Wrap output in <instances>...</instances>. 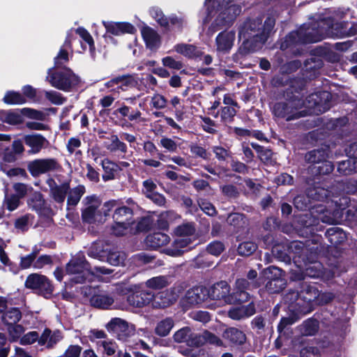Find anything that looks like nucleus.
<instances>
[{
	"label": "nucleus",
	"mask_w": 357,
	"mask_h": 357,
	"mask_svg": "<svg viewBox=\"0 0 357 357\" xmlns=\"http://www.w3.org/2000/svg\"><path fill=\"white\" fill-rule=\"evenodd\" d=\"M175 342H186L190 346L199 347L202 344L200 335L193 333L188 327H184L177 331L174 335Z\"/></svg>",
	"instance_id": "a211bd4d"
},
{
	"label": "nucleus",
	"mask_w": 357,
	"mask_h": 357,
	"mask_svg": "<svg viewBox=\"0 0 357 357\" xmlns=\"http://www.w3.org/2000/svg\"><path fill=\"white\" fill-rule=\"evenodd\" d=\"M260 284L259 281H249L245 278L236 280L234 289V299L237 303L247 302L250 298L248 291L257 289Z\"/></svg>",
	"instance_id": "2eb2a0df"
},
{
	"label": "nucleus",
	"mask_w": 357,
	"mask_h": 357,
	"mask_svg": "<svg viewBox=\"0 0 357 357\" xmlns=\"http://www.w3.org/2000/svg\"><path fill=\"white\" fill-rule=\"evenodd\" d=\"M257 245L252 241H245L239 244L238 253L242 256H249L257 250Z\"/></svg>",
	"instance_id": "864d4df0"
},
{
	"label": "nucleus",
	"mask_w": 357,
	"mask_h": 357,
	"mask_svg": "<svg viewBox=\"0 0 357 357\" xmlns=\"http://www.w3.org/2000/svg\"><path fill=\"white\" fill-rule=\"evenodd\" d=\"M8 333L10 335V341L15 342L17 341L21 336V335L24 333V328L21 325L19 324H12L8 325Z\"/></svg>",
	"instance_id": "774afa93"
},
{
	"label": "nucleus",
	"mask_w": 357,
	"mask_h": 357,
	"mask_svg": "<svg viewBox=\"0 0 357 357\" xmlns=\"http://www.w3.org/2000/svg\"><path fill=\"white\" fill-rule=\"evenodd\" d=\"M195 229L192 223H185L178 226L174 231L177 238L170 247L165 248L163 252L171 257L181 256L185 249L192 243Z\"/></svg>",
	"instance_id": "1a4fd4ad"
},
{
	"label": "nucleus",
	"mask_w": 357,
	"mask_h": 357,
	"mask_svg": "<svg viewBox=\"0 0 357 357\" xmlns=\"http://www.w3.org/2000/svg\"><path fill=\"white\" fill-rule=\"evenodd\" d=\"M300 65L301 63L298 61H293L283 65L280 68L282 75L273 78L275 84L281 86L287 85L289 80V77L287 75L297 70Z\"/></svg>",
	"instance_id": "a878e982"
},
{
	"label": "nucleus",
	"mask_w": 357,
	"mask_h": 357,
	"mask_svg": "<svg viewBox=\"0 0 357 357\" xmlns=\"http://www.w3.org/2000/svg\"><path fill=\"white\" fill-rule=\"evenodd\" d=\"M102 24L108 33L115 36H119L125 33H133L136 30L131 24L128 22H113L103 21Z\"/></svg>",
	"instance_id": "b1692460"
},
{
	"label": "nucleus",
	"mask_w": 357,
	"mask_h": 357,
	"mask_svg": "<svg viewBox=\"0 0 357 357\" xmlns=\"http://www.w3.org/2000/svg\"><path fill=\"white\" fill-rule=\"evenodd\" d=\"M100 164L104 171L102 176L104 181L114 180L117 172L121 170L119 165L108 158L103 159Z\"/></svg>",
	"instance_id": "7c9ffc66"
},
{
	"label": "nucleus",
	"mask_w": 357,
	"mask_h": 357,
	"mask_svg": "<svg viewBox=\"0 0 357 357\" xmlns=\"http://www.w3.org/2000/svg\"><path fill=\"white\" fill-rule=\"evenodd\" d=\"M312 169V172L315 171L317 174H328L333 171L334 165L331 162L325 160L319 165H314Z\"/></svg>",
	"instance_id": "5fc2aeb1"
},
{
	"label": "nucleus",
	"mask_w": 357,
	"mask_h": 357,
	"mask_svg": "<svg viewBox=\"0 0 357 357\" xmlns=\"http://www.w3.org/2000/svg\"><path fill=\"white\" fill-rule=\"evenodd\" d=\"M328 196V190L321 185H316L307 190V195H298L294 204L296 208L304 211L310 207L311 200L324 201Z\"/></svg>",
	"instance_id": "9b49d317"
},
{
	"label": "nucleus",
	"mask_w": 357,
	"mask_h": 357,
	"mask_svg": "<svg viewBox=\"0 0 357 357\" xmlns=\"http://www.w3.org/2000/svg\"><path fill=\"white\" fill-rule=\"evenodd\" d=\"M233 0H206L207 16L204 23L215 17L206 33L211 36L216 31L229 26L241 13L239 5L232 3Z\"/></svg>",
	"instance_id": "39448f33"
},
{
	"label": "nucleus",
	"mask_w": 357,
	"mask_h": 357,
	"mask_svg": "<svg viewBox=\"0 0 357 357\" xmlns=\"http://www.w3.org/2000/svg\"><path fill=\"white\" fill-rule=\"evenodd\" d=\"M167 100L162 95L155 93L151 99L150 105L156 109H162L167 106Z\"/></svg>",
	"instance_id": "680f3d73"
},
{
	"label": "nucleus",
	"mask_w": 357,
	"mask_h": 357,
	"mask_svg": "<svg viewBox=\"0 0 357 357\" xmlns=\"http://www.w3.org/2000/svg\"><path fill=\"white\" fill-rule=\"evenodd\" d=\"M116 205L118 203L116 202ZM114 208V213L113 214V219L114 222H132V209L128 206H116Z\"/></svg>",
	"instance_id": "72a5a7b5"
},
{
	"label": "nucleus",
	"mask_w": 357,
	"mask_h": 357,
	"mask_svg": "<svg viewBox=\"0 0 357 357\" xmlns=\"http://www.w3.org/2000/svg\"><path fill=\"white\" fill-rule=\"evenodd\" d=\"M3 101L10 105H21L25 103L26 99L20 92L10 91L6 93Z\"/></svg>",
	"instance_id": "de8ad7c7"
},
{
	"label": "nucleus",
	"mask_w": 357,
	"mask_h": 357,
	"mask_svg": "<svg viewBox=\"0 0 357 357\" xmlns=\"http://www.w3.org/2000/svg\"><path fill=\"white\" fill-rule=\"evenodd\" d=\"M168 280L166 276H157L153 277L146 281L145 285L146 287L154 289L159 290L161 289L168 285Z\"/></svg>",
	"instance_id": "c03bdc74"
},
{
	"label": "nucleus",
	"mask_w": 357,
	"mask_h": 357,
	"mask_svg": "<svg viewBox=\"0 0 357 357\" xmlns=\"http://www.w3.org/2000/svg\"><path fill=\"white\" fill-rule=\"evenodd\" d=\"M70 47V40L67 37L63 47L54 58V68L48 70L46 78L52 86L65 91H69L79 82V77L71 69L62 68L69 61L67 48Z\"/></svg>",
	"instance_id": "423d86ee"
},
{
	"label": "nucleus",
	"mask_w": 357,
	"mask_h": 357,
	"mask_svg": "<svg viewBox=\"0 0 357 357\" xmlns=\"http://www.w3.org/2000/svg\"><path fill=\"white\" fill-rule=\"evenodd\" d=\"M137 285H119L117 291L121 295L129 294L128 303L134 307H142L149 304L154 298V293L150 290L139 291Z\"/></svg>",
	"instance_id": "9d476101"
},
{
	"label": "nucleus",
	"mask_w": 357,
	"mask_h": 357,
	"mask_svg": "<svg viewBox=\"0 0 357 357\" xmlns=\"http://www.w3.org/2000/svg\"><path fill=\"white\" fill-rule=\"evenodd\" d=\"M236 114V110L230 106H226L222 108L220 117L222 121L225 123H231Z\"/></svg>",
	"instance_id": "e2e57ef3"
},
{
	"label": "nucleus",
	"mask_w": 357,
	"mask_h": 357,
	"mask_svg": "<svg viewBox=\"0 0 357 357\" xmlns=\"http://www.w3.org/2000/svg\"><path fill=\"white\" fill-rule=\"evenodd\" d=\"M150 15L161 26L165 28L169 26V20L165 16L160 8L157 7L151 8Z\"/></svg>",
	"instance_id": "603ef678"
},
{
	"label": "nucleus",
	"mask_w": 357,
	"mask_h": 357,
	"mask_svg": "<svg viewBox=\"0 0 357 357\" xmlns=\"http://www.w3.org/2000/svg\"><path fill=\"white\" fill-rule=\"evenodd\" d=\"M174 325L172 318L167 317L159 321L155 328V333L160 337L168 335Z\"/></svg>",
	"instance_id": "4c0bfd02"
},
{
	"label": "nucleus",
	"mask_w": 357,
	"mask_h": 357,
	"mask_svg": "<svg viewBox=\"0 0 357 357\" xmlns=\"http://www.w3.org/2000/svg\"><path fill=\"white\" fill-rule=\"evenodd\" d=\"M82 203V218L86 223L101 222L116 206V201L110 200L101 205L100 199L96 195L86 197Z\"/></svg>",
	"instance_id": "6e6552de"
},
{
	"label": "nucleus",
	"mask_w": 357,
	"mask_h": 357,
	"mask_svg": "<svg viewBox=\"0 0 357 357\" xmlns=\"http://www.w3.org/2000/svg\"><path fill=\"white\" fill-rule=\"evenodd\" d=\"M262 20L261 17L248 20L240 27L238 37L243 42L237 54L244 56L263 47L275 26V20L271 17H267L264 24Z\"/></svg>",
	"instance_id": "20e7f679"
},
{
	"label": "nucleus",
	"mask_w": 357,
	"mask_h": 357,
	"mask_svg": "<svg viewBox=\"0 0 357 357\" xmlns=\"http://www.w3.org/2000/svg\"><path fill=\"white\" fill-rule=\"evenodd\" d=\"M22 318V314L17 307H12L7 310L3 316V321L8 325L15 324Z\"/></svg>",
	"instance_id": "49530a36"
},
{
	"label": "nucleus",
	"mask_w": 357,
	"mask_h": 357,
	"mask_svg": "<svg viewBox=\"0 0 357 357\" xmlns=\"http://www.w3.org/2000/svg\"><path fill=\"white\" fill-rule=\"evenodd\" d=\"M62 339L60 331L52 332L49 328H45L38 339V344L45 346L47 349L52 348L57 342Z\"/></svg>",
	"instance_id": "cd10ccee"
},
{
	"label": "nucleus",
	"mask_w": 357,
	"mask_h": 357,
	"mask_svg": "<svg viewBox=\"0 0 357 357\" xmlns=\"http://www.w3.org/2000/svg\"><path fill=\"white\" fill-rule=\"evenodd\" d=\"M84 192L85 187L83 185H78L75 188H70L68 192V205H77Z\"/></svg>",
	"instance_id": "58836bf2"
},
{
	"label": "nucleus",
	"mask_w": 357,
	"mask_h": 357,
	"mask_svg": "<svg viewBox=\"0 0 357 357\" xmlns=\"http://www.w3.org/2000/svg\"><path fill=\"white\" fill-rule=\"evenodd\" d=\"M27 168L30 174L34 176L50 172H55L61 168V165L56 158H47L36 159L29 162Z\"/></svg>",
	"instance_id": "f8f14e48"
},
{
	"label": "nucleus",
	"mask_w": 357,
	"mask_h": 357,
	"mask_svg": "<svg viewBox=\"0 0 357 357\" xmlns=\"http://www.w3.org/2000/svg\"><path fill=\"white\" fill-rule=\"evenodd\" d=\"M227 222L237 229L243 227L246 225L245 216L238 213L229 214L227 218Z\"/></svg>",
	"instance_id": "3c124183"
},
{
	"label": "nucleus",
	"mask_w": 357,
	"mask_h": 357,
	"mask_svg": "<svg viewBox=\"0 0 357 357\" xmlns=\"http://www.w3.org/2000/svg\"><path fill=\"white\" fill-rule=\"evenodd\" d=\"M319 324L317 320L309 319L301 326L300 330L303 335H314L318 331Z\"/></svg>",
	"instance_id": "a18cd8bd"
},
{
	"label": "nucleus",
	"mask_w": 357,
	"mask_h": 357,
	"mask_svg": "<svg viewBox=\"0 0 357 357\" xmlns=\"http://www.w3.org/2000/svg\"><path fill=\"white\" fill-rule=\"evenodd\" d=\"M300 289L301 301L303 302L305 313V308L310 307L312 303H315L316 298L319 296V290L314 285L308 284L306 282H303L301 284ZM309 311L310 310H307V312Z\"/></svg>",
	"instance_id": "f3484780"
},
{
	"label": "nucleus",
	"mask_w": 357,
	"mask_h": 357,
	"mask_svg": "<svg viewBox=\"0 0 357 357\" xmlns=\"http://www.w3.org/2000/svg\"><path fill=\"white\" fill-rule=\"evenodd\" d=\"M342 188L345 191V183L338 182L328 190V196L325 199L328 204L334 206L333 211L327 209L326 206L320 204L313 208L312 214L317 220L329 225L340 224L344 220H357V204L351 201L350 198L342 194Z\"/></svg>",
	"instance_id": "f03ea898"
},
{
	"label": "nucleus",
	"mask_w": 357,
	"mask_h": 357,
	"mask_svg": "<svg viewBox=\"0 0 357 357\" xmlns=\"http://www.w3.org/2000/svg\"><path fill=\"white\" fill-rule=\"evenodd\" d=\"M285 284V280L267 281L266 289L271 294L278 293L284 288Z\"/></svg>",
	"instance_id": "6e6d98bb"
},
{
	"label": "nucleus",
	"mask_w": 357,
	"mask_h": 357,
	"mask_svg": "<svg viewBox=\"0 0 357 357\" xmlns=\"http://www.w3.org/2000/svg\"><path fill=\"white\" fill-rule=\"evenodd\" d=\"M20 197L16 195H10L8 196L7 195V187L5 186V200L4 204L6 206L7 208L12 211L15 210L20 204Z\"/></svg>",
	"instance_id": "052dcab7"
},
{
	"label": "nucleus",
	"mask_w": 357,
	"mask_h": 357,
	"mask_svg": "<svg viewBox=\"0 0 357 357\" xmlns=\"http://www.w3.org/2000/svg\"><path fill=\"white\" fill-rule=\"evenodd\" d=\"M225 245L222 242L215 241L208 245L206 250L212 255L218 256L225 250Z\"/></svg>",
	"instance_id": "338daca9"
},
{
	"label": "nucleus",
	"mask_w": 357,
	"mask_h": 357,
	"mask_svg": "<svg viewBox=\"0 0 357 357\" xmlns=\"http://www.w3.org/2000/svg\"><path fill=\"white\" fill-rule=\"evenodd\" d=\"M331 100L329 92L319 91L309 95L305 101L294 96L287 101L277 102L273 105L272 112L275 116L289 121L303 116L304 111H298L303 107L317 115L328 111L331 105Z\"/></svg>",
	"instance_id": "7ed1b4c3"
},
{
	"label": "nucleus",
	"mask_w": 357,
	"mask_h": 357,
	"mask_svg": "<svg viewBox=\"0 0 357 357\" xmlns=\"http://www.w3.org/2000/svg\"><path fill=\"white\" fill-rule=\"evenodd\" d=\"M223 337L231 343L235 344H243L246 340L245 333L236 328H229L225 330Z\"/></svg>",
	"instance_id": "c9c22d12"
},
{
	"label": "nucleus",
	"mask_w": 357,
	"mask_h": 357,
	"mask_svg": "<svg viewBox=\"0 0 357 357\" xmlns=\"http://www.w3.org/2000/svg\"><path fill=\"white\" fill-rule=\"evenodd\" d=\"M108 328L116 331L121 332L126 336H129L135 333V326L132 324H129L120 318L112 319L107 324Z\"/></svg>",
	"instance_id": "bb28decb"
},
{
	"label": "nucleus",
	"mask_w": 357,
	"mask_h": 357,
	"mask_svg": "<svg viewBox=\"0 0 357 357\" xmlns=\"http://www.w3.org/2000/svg\"><path fill=\"white\" fill-rule=\"evenodd\" d=\"M236 34L234 31H222L215 38L216 50L222 53H228L234 45Z\"/></svg>",
	"instance_id": "6ab92c4d"
},
{
	"label": "nucleus",
	"mask_w": 357,
	"mask_h": 357,
	"mask_svg": "<svg viewBox=\"0 0 357 357\" xmlns=\"http://www.w3.org/2000/svg\"><path fill=\"white\" fill-rule=\"evenodd\" d=\"M90 302L92 306L100 309H109L114 302V298L103 291H98L94 294Z\"/></svg>",
	"instance_id": "c85d7f7f"
},
{
	"label": "nucleus",
	"mask_w": 357,
	"mask_h": 357,
	"mask_svg": "<svg viewBox=\"0 0 357 357\" xmlns=\"http://www.w3.org/2000/svg\"><path fill=\"white\" fill-rule=\"evenodd\" d=\"M99 348H102L103 352L107 356H112L117 350V345L112 341L101 340L98 342Z\"/></svg>",
	"instance_id": "bf43d9fd"
},
{
	"label": "nucleus",
	"mask_w": 357,
	"mask_h": 357,
	"mask_svg": "<svg viewBox=\"0 0 357 357\" xmlns=\"http://www.w3.org/2000/svg\"><path fill=\"white\" fill-rule=\"evenodd\" d=\"M170 241L169 236L162 232H155L149 234L146 239V245L151 249H157L167 244Z\"/></svg>",
	"instance_id": "c756f323"
},
{
	"label": "nucleus",
	"mask_w": 357,
	"mask_h": 357,
	"mask_svg": "<svg viewBox=\"0 0 357 357\" xmlns=\"http://www.w3.org/2000/svg\"><path fill=\"white\" fill-rule=\"evenodd\" d=\"M24 142L26 146L30 147L29 153L31 154L40 153L49 144L48 140L40 134L26 135L24 137Z\"/></svg>",
	"instance_id": "412c9836"
},
{
	"label": "nucleus",
	"mask_w": 357,
	"mask_h": 357,
	"mask_svg": "<svg viewBox=\"0 0 357 357\" xmlns=\"http://www.w3.org/2000/svg\"><path fill=\"white\" fill-rule=\"evenodd\" d=\"M198 204L202 211L209 216H213L217 213L215 206L206 199H199Z\"/></svg>",
	"instance_id": "69168bd1"
},
{
	"label": "nucleus",
	"mask_w": 357,
	"mask_h": 357,
	"mask_svg": "<svg viewBox=\"0 0 357 357\" xmlns=\"http://www.w3.org/2000/svg\"><path fill=\"white\" fill-rule=\"evenodd\" d=\"M337 172L344 176H348L357 172V160L350 158L341 161L337 165Z\"/></svg>",
	"instance_id": "e433bc0d"
},
{
	"label": "nucleus",
	"mask_w": 357,
	"mask_h": 357,
	"mask_svg": "<svg viewBox=\"0 0 357 357\" xmlns=\"http://www.w3.org/2000/svg\"><path fill=\"white\" fill-rule=\"evenodd\" d=\"M174 48L177 53L188 58H197L200 56L202 54L199 48L190 44H177Z\"/></svg>",
	"instance_id": "f704fd0d"
},
{
	"label": "nucleus",
	"mask_w": 357,
	"mask_h": 357,
	"mask_svg": "<svg viewBox=\"0 0 357 357\" xmlns=\"http://www.w3.org/2000/svg\"><path fill=\"white\" fill-rule=\"evenodd\" d=\"M261 275L266 281L284 280V275L282 269L274 266L264 269Z\"/></svg>",
	"instance_id": "ea45409f"
},
{
	"label": "nucleus",
	"mask_w": 357,
	"mask_h": 357,
	"mask_svg": "<svg viewBox=\"0 0 357 357\" xmlns=\"http://www.w3.org/2000/svg\"><path fill=\"white\" fill-rule=\"evenodd\" d=\"M47 183L50 188V195L52 199L56 203L63 204L70 190V183L64 182L61 185H57L53 178H48Z\"/></svg>",
	"instance_id": "aec40b11"
},
{
	"label": "nucleus",
	"mask_w": 357,
	"mask_h": 357,
	"mask_svg": "<svg viewBox=\"0 0 357 357\" xmlns=\"http://www.w3.org/2000/svg\"><path fill=\"white\" fill-rule=\"evenodd\" d=\"M3 121L11 125H17L22 121L21 113L17 112H7L3 115Z\"/></svg>",
	"instance_id": "0e129e2a"
},
{
	"label": "nucleus",
	"mask_w": 357,
	"mask_h": 357,
	"mask_svg": "<svg viewBox=\"0 0 357 357\" xmlns=\"http://www.w3.org/2000/svg\"><path fill=\"white\" fill-rule=\"evenodd\" d=\"M105 258L109 264L112 266H119L123 264L126 259V254L117 250H111Z\"/></svg>",
	"instance_id": "8fccbe9b"
},
{
	"label": "nucleus",
	"mask_w": 357,
	"mask_h": 357,
	"mask_svg": "<svg viewBox=\"0 0 357 357\" xmlns=\"http://www.w3.org/2000/svg\"><path fill=\"white\" fill-rule=\"evenodd\" d=\"M103 243L100 241L94 242L88 250V255L100 261L105 260Z\"/></svg>",
	"instance_id": "79ce46f5"
},
{
	"label": "nucleus",
	"mask_w": 357,
	"mask_h": 357,
	"mask_svg": "<svg viewBox=\"0 0 357 357\" xmlns=\"http://www.w3.org/2000/svg\"><path fill=\"white\" fill-rule=\"evenodd\" d=\"M45 95L46 98L54 105H60L66 102V98L59 92L46 91H45Z\"/></svg>",
	"instance_id": "13d9d810"
},
{
	"label": "nucleus",
	"mask_w": 357,
	"mask_h": 357,
	"mask_svg": "<svg viewBox=\"0 0 357 357\" xmlns=\"http://www.w3.org/2000/svg\"><path fill=\"white\" fill-rule=\"evenodd\" d=\"M230 287L225 281H221L213 284L208 289V298L213 300H222L227 303H237L234 299V291L229 294Z\"/></svg>",
	"instance_id": "4468645a"
},
{
	"label": "nucleus",
	"mask_w": 357,
	"mask_h": 357,
	"mask_svg": "<svg viewBox=\"0 0 357 357\" xmlns=\"http://www.w3.org/2000/svg\"><path fill=\"white\" fill-rule=\"evenodd\" d=\"M25 286L28 289L37 290L39 294L45 296L51 295L54 290L50 280L46 276L38 273L30 274L25 281Z\"/></svg>",
	"instance_id": "ddd939ff"
},
{
	"label": "nucleus",
	"mask_w": 357,
	"mask_h": 357,
	"mask_svg": "<svg viewBox=\"0 0 357 357\" xmlns=\"http://www.w3.org/2000/svg\"><path fill=\"white\" fill-rule=\"evenodd\" d=\"M328 156V149L322 148L309 151L305 154V158L307 162L313 164L310 167L311 171H313V166L317 165H319L322 161L325 160Z\"/></svg>",
	"instance_id": "2f4dec72"
},
{
	"label": "nucleus",
	"mask_w": 357,
	"mask_h": 357,
	"mask_svg": "<svg viewBox=\"0 0 357 357\" xmlns=\"http://www.w3.org/2000/svg\"><path fill=\"white\" fill-rule=\"evenodd\" d=\"M94 273L90 268L89 263L86 261L83 253L76 255L66 265V271L68 274L72 275L71 280L75 283H84L86 281H91L95 274L109 275L113 271L104 266L95 267Z\"/></svg>",
	"instance_id": "0eeeda50"
},
{
	"label": "nucleus",
	"mask_w": 357,
	"mask_h": 357,
	"mask_svg": "<svg viewBox=\"0 0 357 357\" xmlns=\"http://www.w3.org/2000/svg\"><path fill=\"white\" fill-rule=\"evenodd\" d=\"M118 93L127 91L129 88L133 87L135 84V79L130 75H123L116 77Z\"/></svg>",
	"instance_id": "09e8293b"
},
{
	"label": "nucleus",
	"mask_w": 357,
	"mask_h": 357,
	"mask_svg": "<svg viewBox=\"0 0 357 357\" xmlns=\"http://www.w3.org/2000/svg\"><path fill=\"white\" fill-rule=\"evenodd\" d=\"M21 114L26 116L30 119L38 120V121H43L45 118V114L40 111L24 107L20 109Z\"/></svg>",
	"instance_id": "4d7b16f0"
},
{
	"label": "nucleus",
	"mask_w": 357,
	"mask_h": 357,
	"mask_svg": "<svg viewBox=\"0 0 357 357\" xmlns=\"http://www.w3.org/2000/svg\"><path fill=\"white\" fill-rule=\"evenodd\" d=\"M333 23L330 20L314 22L311 25L303 24L298 30L291 32L281 44V49L291 45L317 43L325 38H344L357 34V24Z\"/></svg>",
	"instance_id": "f257e3e1"
},
{
	"label": "nucleus",
	"mask_w": 357,
	"mask_h": 357,
	"mask_svg": "<svg viewBox=\"0 0 357 357\" xmlns=\"http://www.w3.org/2000/svg\"><path fill=\"white\" fill-rule=\"evenodd\" d=\"M255 313V305L250 303L247 305L231 307L228 311V316L234 320H241L251 317Z\"/></svg>",
	"instance_id": "393cba45"
},
{
	"label": "nucleus",
	"mask_w": 357,
	"mask_h": 357,
	"mask_svg": "<svg viewBox=\"0 0 357 357\" xmlns=\"http://www.w3.org/2000/svg\"><path fill=\"white\" fill-rule=\"evenodd\" d=\"M141 33L147 48L156 50L161 44V38L158 32L149 26H144Z\"/></svg>",
	"instance_id": "5701e85b"
},
{
	"label": "nucleus",
	"mask_w": 357,
	"mask_h": 357,
	"mask_svg": "<svg viewBox=\"0 0 357 357\" xmlns=\"http://www.w3.org/2000/svg\"><path fill=\"white\" fill-rule=\"evenodd\" d=\"M325 235L331 244L334 246L342 244L347 238L346 233L340 227H331L328 229Z\"/></svg>",
	"instance_id": "473e14b6"
},
{
	"label": "nucleus",
	"mask_w": 357,
	"mask_h": 357,
	"mask_svg": "<svg viewBox=\"0 0 357 357\" xmlns=\"http://www.w3.org/2000/svg\"><path fill=\"white\" fill-rule=\"evenodd\" d=\"M208 298V289L200 286L195 287L187 291L181 302L185 307L202 303Z\"/></svg>",
	"instance_id": "dca6fc26"
},
{
	"label": "nucleus",
	"mask_w": 357,
	"mask_h": 357,
	"mask_svg": "<svg viewBox=\"0 0 357 357\" xmlns=\"http://www.w3.org/2000/svg\"><path fill=\"white\" fill-rule=\"evenodd\" d=\"M29 205L38 212H43L46 209V203L40 192H35L30 200Z\"/></svg>",
	"instance_id": "37998d69"
},
{
	"label": "nucleus",
	"mask_w": 357,
	"mask_h": 357,
	"mask_svg": "<svg viewBox=\"0 0 357 357\" xmlns=\"http://www.w3.org/2000/svg\"><path fill=\"white\" fill-rule=\"evenodd\" d=\"M285 302L289 304L290 307L295 306L299 307V311L305 313V309L303 308V304L301 301L300 291L290 290L284 296Z\"/></svg>",
	"instance_id": "a19ab883"
},
{
	"label": "nucleus",
	"mask_w": 357,
	"mask_h": 357,
	"mask_svg": "<svg viewBox=\"0 0 357 357\" xmlns=\"http://www.w3.org/2000/svg\"><path fill=\"white\" fill-rule=\"evenodd\" d=\"M108 139V142H105L106 149L109 153L117 155L119 158L126 159V154L128 152L127 145L121 141L116 135H111Z\"/></svg>",
	"instance_id": "4be33fe9"
}]
</instances>
